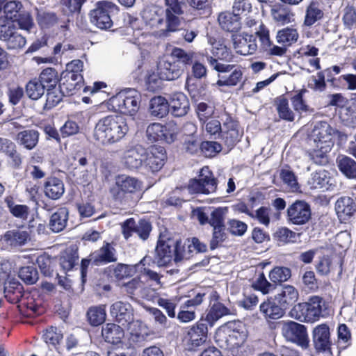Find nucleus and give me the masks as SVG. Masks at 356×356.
<instances>
[{"instance_id":"obj_56","label":"nucleus","mask_w":356,"mask_h":356,"mask_svg":"<svg viewBox=\"0 0 356 356\" xmlns=\"http://www.w3.org/2000/svg\"><path fill=\"white\" fill-rule=\"evenodd\" d=\"M227 211V208L215 209L210 214L209 224L213 228L225 227L224 220Z\"/></svg>"},{"instance_id":"obj_63","label":"nucleus","mask_w":356,"mask_h":356,"mask_svg":"<svg viewBox=\"0 0 356 356\" xmlns=\"http://www.w3.org/2000/svg\"><path fill=\"white\" fill-rule=\"evenodd\" d=\"M228 229L235 236H243L247 231L248 225L238 220L230 219L227 221Z\"/></svg>"},{"instance_id":"obj_32","label":"nucleus","mask_w":356,"mask_h":356,"mask_svg":"<svg viewBox=\"0 0 356 356\" xmlns=\"http://www.w3.org/2000/svg\"><path fill=\"white\" fill-rule=\"evenodd\" d=\"M323 12L316 1H312L306 7L303 25L310 27L323 17Z\"/></svg>"},{"instance_id":"obj_7","label":"nucleus","mask_w":356,"mask_h":356,"mask_svg":"<svg viewBox=\"0 0 356 356\" xmlns=\"http://www.w3.org/2000/svg\"><path fill=\"white\" fill-rule=\"evenodd\" d=\"M118 6L110 1H99L90 12V22L100 29H108L113 25L111 15L118 13Z\"/></svg>"},{"instance_id":"obj_26","label":"nucleus","mask_w":356,"mask_h":356,"mask_svg":"<svg viewBox=\"0 0 356 356\" xmlns=\"http://www.w3.org/2000/svg\"><path fill=\"white\" fill-rule=\"evenodd\" d=\"M40 133L35 129L19 131L15 137L17 143L27 150L34 149L39 141Z\"/></svg>"},{"instance_id":"obj_35","label":"nucleus","mask_w":356,"mask_h":356,"mask_svg":"<svg viewBox=\"0 0 356 356\" xmlns=\"http://www.w3.org/2000/svg\"><path fill=\"white\" fill-rule=\"evenodd\" d=\"M68 218V211L62 207L54 213L49 220V227L54 232H60L65 227Z\"/></svg>"},{"instance_id":"obj_13","label":"nucleus","mask_w":356,"mask_h":356,"mask_svg":"<svg viewBox=\"0 0 356 356\" xmlns=\"http://www.w3.org/2000/svg\"><path fill=\"white\" fill-rule=\"evenodd\" d=\"M287 217L294 225H304L311 218L310 206L305 201L297 200L288 207Z\"/></svg>"},{"instance_id":"obj_40","label":"nucleus","mask_w":356,"mask_h":356,"mask_svg":"<svg viewBox=\"0 0 356 356\" xmlns=\"http://www.w3.org/2000/svg\"><path fill=\"white\" fill-rule=\"evenodd\" d=\"M207 327L204 324H197L188 332L189 340L194 346H199L206 341Z\"/></svg>"},{"instance_id":"obj_27","label":"nucleus","mask_w":356,"mask_h":356,"mask_svg":"<svg viewBox=\"0 0 356 356\" xmlns=\"http://www.w3.org/2000/svg\"><path fill=\"white\" fill-rule=\"evenodd\" d=\"M23 286L15 278H8L4 284L5 297L12 302H18L23 296Z\"/></svg>"},{"instance_id":"obj_39","label":"nucleus","mask_w":356,"mask_h":356,"mask_svg":"<svg viewBox=\"0 0 356 356\" xmlns=\"http://www.w3.org/2000/svg\"><path fill=\"white\" fill-rule=\"evenodd\" d=\"M10 213L15 218L26 220L29 214V208L26 205L17 204L15 202L13 197L7 196L4 199Z\"/></svg>"},{"instance_id":"obj_38","label":"nucleus","mask_w":356,"mask_h":356,"mask_svg":"<svg viewBox=\"0 0 356 356\" xmlns=\"http://www.w3.org/2000/svg\"><path fill=\"white\" fill-rule=\"evenodd\" d=\"M260 312L266 319H278L284 314V309L275 302H264L260 305Z\"/></svg>"},{"instance_id":"obj_52","label":"nucleus","mask_w":356,"mask_h":356,"mask_svg":"<svg viewBox=\"0 0 356 356\" xmlns=\"http://www.w3.org/2000/svg\"><path fill=\"white\" fill-rule=\"evenodd\" d=\"M167 130V128L164 127V126L160 123H152L147 127L146 134L151 142L162 140L164 131Z\"/></svg>"},{"instance_id":"obj_20","label":"nucleus","mask_w":356,"mask_h":356,"mask_svg":"<svg viewBox=\"0 0 356 356\" xmlns=\"http://www.w3.org/2000/svg\"><path fill=\"white\" fill-rule=\"evenodd\" d=\"M334 209L340 221L346 222L355 213L356 204L351 197L343 196L336 201Z\"/></svg>"},{"instance_id":"obj_36","label":"nucleus","mask_w":356,"mask_h":356,"mask_svg":"<svg viewBox=\"0 0 356 356\" xmlns=\"http://www.w3.org/2000/svg\"><path fill=\"white\" fill-rule=\"evenodd\" d=\"M0 40L6 42L8 49H22L26 43L25 38L15 31V28L0 36Z\"/></svg>"},{"instance_id":"obj_15","label":"nucleus","mask_w":356,"mask_h":356,"mask_svg":"<svg viewBox=\"0 0 356 356\" xmlns=\"http://www.w3.org/2000/svg\"><path fill=\"white\" fill-rule=\"evenodd\" d=\"M145 149L140 145H136L125 150L121 159L123 165L129 170L145 168Z\"/></svg>"},{"instance_id":"obj_60","label":"nucleus","mask_w":356,"mask_h":356,"mask_svg":"<svg viewBox=\"0 0 356 356\" xmlns=\"http://www.w3.org/2000/svg\"><path fill=\"white\" fill-rule=\"evenodd\" d=\"M253 287L266 294L273 291L275 288L274 284L269 282L265 277L264 273H261L258 278L252 284Z\"/></svg>"},{"instance_id":"obj_25","label":"nucleus","mask_w":356,"mask_h":356,"mask_svg":"<svg viewBox=\"0 0 356 356\" xmlns=\"http://www.w3.org/2000/svg\"><path fill=\"white\" fill-rule=\"evenodd\" d=\"M298 290L291 285H284L281 291L275 296V300L284 309L293 305L298 299Z\"/></svg>"},{"instance_id":"obj_50","label":"nucleus","mask_w":356,"mask_h":356,"mask_svg":"<svg viewBox=\"0 0 356 356\" xmlns=\"http://www.w3.org/2000/svg\"><path fill=\"white\" fill-rule=\"evenodd\" d=\"M172 58L176 59L174 62L179 63L181 65L184 67L193 63L194 53L187 52L180 48H174L171 52Z\"/></svg>"},{"instance_id":"obj_42","label":"nucleus","mask_w":356,"mask_h":356,"mask_svg":"<svg viewBox=\"0 0 356 356\" xmlns=\"http://www.w3.org/2000/svg\"><path fill=\"white\" fill-rule=\"evenodd\" d=\"M38 79L47 89L56 88L60 80L58 72L51 67L43 70Z\"/></svg>"},{"instance_id":"obj_45","label":"nucleus","mask_w":356,"mask_h":356,"mask_svg":"<svg viewBox=\"0 0 356 356\" xmlns=\"http://www.w3.org/2000/svg\"><path fill=\"white\" fill-rule=\"evenodd\" d=\"M87 316L92 325L97 326L102 324L106 319L105 305L90 307L87 312Z\"/></svg>"},{"instance_id":"obj_4","label":"nucleus","mask_w":356,"mask_h":356,"mask_svg":"<svg viewBox=\"0 0 356 356\" xmlns=\"http://www.w3.org/2000/svg\"><path fill=\"white\" fill-rule=\"evenodd\" d=\"M324 305L325 302L321 298L313 296L309 299L308 302L294 305L289 315L292 318L301 322L314 323L322 316V309Z\"/></svg>"},{"instance_id":"obj_22","label":"nucleus","mask_w":356,"mask_h":356,"mask_svg":"<svg viewBox=\"0 0 356 356\" xmlns=\"http://www.w3.org/2000/svg\"><path fill=\"white\" fill-rule=\"evenodd\" d=\"M92 264L95 266H100L117 260L115 250L113 246L106 243L100 249L91 253Z\"/></svg>"},{"instance_id":"obj_6","label":"nucleus","mask_w":356,"mask_h":356,"mask_svg":"<svg viewBox=\"0 0 356 356\" xmlns=\"http://www.w3.org/2000/svg\"><path fill=\"white\" fill-rule=\"evenodd\" d=\"M142 18L146 25L158 29L162 35L168 36L175 32L173 28L168 26L165 9L162 7L153 4L147 6L142 12Z\"/></svg>"},{"instance_id":"obj_44","label":"nucleus","mask_w":356,"mask_h":356,"mask_svg":"<svg viewBox=\"0 0 356 356\" xmlns=\"http://www.w3.org/2000/svg\"><path fill=\"white\" fill-rule=\"evenodd\" d=\"M47 89L38 79H33L26 86V92L28 97L33 100H38L44 93Z\"/></svg>"},{"instance_id":"obj_34","label":"nucleus","mask_w":356,"mask_h":356,"mask_svg":"<svg viewBox=\"0 0 356 356\" xmlns=\"http://www.w3.org/2000/svg\"><path fill=\"white\" fill-rule=\"evenodd\" d=\"M170 111L169 102L161 96L152 98L149 103V112L158 118L165 117Z\"/></svg>"},{"instance_id":"obj_9","label":"nucleus","mask_w":356,"mask_h":356,"mask_svg":"<svg viewBox=\"0 0 356 356\" xmlns=\"http://www.w3.org/2000/svg\"><path fill=\"white\" fill-rule=\"evenodd\" d=\"M140 184L135 177L126 175L115 177V184L110 188L112 197L120 203H126L127 193H134L140 190Z\"/></svg>"},{"instance_id":"obj_61","label":"nucleus","mask_w":356,"mask_h":356,"mask_svg":"<svg viewBox=\"0 0 356 356\" xmlns=\"http://www.w3.org/2000/svg\"><path fill=\"white\" fill-rule=\"evenodd\" d=\"M343 22L345 27L352 29L356 26V10L353 6H346L343 11Z\"/></svg>"},{"instance_id":"obj_51","label":"nucleus","mask_w":356,"mask_h":356,"mask_svg":"<svg viewBox=\"0 0 356 356\" xmlns=\"http://www.w3.org/2000/svg\"><path fill=\"white\" fill-rule=\"evenodd\" d=\"M230 72L231 74L228 77L222 76L216 82V85L218 86H234L237 85L242 79L243 73L241 70L234 67Z\"/></svg>"},{"instance_id":"obj_8","label":"nucleus","mask_w":356,"mask_h":356,"mask_svg":"<svg viewBox=\"0 0 356 356\" xmlns=\"http://www.w3.org/2000/svg\"><path fill=\"white\" fill-rule=\"evenodd\" d=\"M140 95L135 90L119 92L111 99L113 108L122 113L134 115L140 108Z\"/></svg>"},{"instance_id":"obj_46","label":"nucleus","mask_w":356,"mask_h":356,"mask_svg":"<svg viewBox=\"0 0 356 356\" xmlns=\"http://www.w3.org/2000/svg\"><path fill=\"white\" fill-rule=\"evenodd\" d=\"M229 314V310L220 302H215L210 308L206 321L212 325L221 317Z\"/></svg>"},{"instance_id":"obj_14","label":"nucleus","mask_w":356,"mask_h":356,"mask_svg":"<svg viewBox=\"0 0 356 356\" xmlns=\"http://www.w3.org/2000/svg\"><path fill=\"white\" fill-rule=\"evenodd\" d=\"M110 314L122 326H129L134 321V309L127 302L117 301L113 303L110 307Z\"/></svg>"},{"instance_id":"obj_31","label":"nucleus","mask_w":356,"mask_h":356,"mask_svg":"<svg viewBox=\"0 0 356 356\" xmlns=\"http://www.w3.org/2000/svg\"><path fill=\"white\" fill-rule=\"evenodd\" d=\"M64 192L65 187L62 180L56 177L47 179L44 184L46 196L52 200H58L63 195Z\"/></svg>"},{"instance_id":"obj_2","label":"nucleus","mask_w":356,"mask_h":356,"mask_svg":"<svg viewBox=\"0 0 356 356\" xmlns=\"http://www.w3.org/2000/svg\"><path fill=\"white\" fill-rule=\"evenodd\" d=\"M222 125L218 120H211L205 122L206 131L211 135L218 136L228 147L234 146L241 139L243 131L240 129L238 123L229 115L222 119Z\"/></svg>"},{"instance_id":"obj_21","label":"nucleus","mask_w":356,"mask_h":356,"mask_svg":"<svg viewBox=\"0 0 356 356\" xmlns=\"http://www.w3.org/2000/svg\"><path fill=\"white\" fill-rule=\"evenodd\" d=\"M170 111L175 117H182L187 114L190 108L188 97L182 92H176L171 95L169 101Z\"/></svg>"},{"instance_id":"obj_11","label":"nucleus","mask_w":356,"mask_h":356,"mask_svg":"<svg viewBox=\"0 0 356 356\" xmlns=\"http://www.w3.org/2000/svg\"><path fill=\"white\" fill-rule=\"evenodd\" d=\"M281 331L287 341L295 343L302 348L308 347L309 339L305 325L291 321H283Z\"/></svg>"},{"instance_id":"obj_30","label":"nucleus","mask_w":356,"mask_h":356,"mask_svg":"<svg viewBox=\"0 0 356 356\" xmlns=\"http://www.w3.org/2000/svg\"><path fill=\"white\" fill-rule=\"evenodd\" d=\"M105 341L112 344H118L124 337V331L121 327L115 323H107L102 330Z\"/></svg>"},{"instance_id":"obj_47","label":"nucleus","mask_w":356,"mask_h":356,"mask_svg":"<svg viewBox=\"0 0 356 356\" xmlns=\"http://www.w3.org/2000/svg\"><path fill=\"white\" fill-rule=\"evenodd\" d=\"M291 276V269L283 266L275 267L269 273V279L274 284L284 282L287 281Z\"/></svg>"},{"instance_id":"obj_53","label":"nucleus","mask_w":356,"mask_h":356,"mask_svg":"<svg viewBox=\"0 0 356 356\" xmlns=\"http://www.w3.org/2000/svg\"><path fill=\"white\" fill-rule=\"evenodd\" d=\"M211 53L214 57L219 60L230 61L232 56L230 50L223 44L218 42L212 44Z\"/></svg>"},{"instance_id":"obj_48","label":"nucleus","mask_w":356,"mask_h":356,"mask_svg":"<svg viewBox=\"0 0 356 356\" xmlns=\"http://www.w3.org/2000/svg\"><path fill=\"white\" fill-rule=\"evenodd\" d=\"M77 260L76 252L73 249H66L60 255V264L64 270L68 271L72 269Z\"/></svg>"},{"instance_id":"obj_5","label":"nucleus","mask_w":356,"mask_h":356,"mask_svg":"<svg viewBox=\"0 0 356 356\" xmlns=\"http://www.w3.org/2000/svg\"><path fill=\"white\" fill-rule=\"evenodd\" d=\"M337 131L326 122H317L309 134V141L315 144L314 153L322 156L330 150L332 137Z\"/></svg>"},{"instance_id":"obj_58","label":"nucleus","mask_w":356,"mask_h":356,"mask_svg":"<svg viewBox=\"0 0 356 356\" xmlns=\"http://www.w3.org/2000/svg\"><path fill=\"white\" fill-rule=\"evenodd\" d=\"M195 111L200 121L203 123H205L214 113L213 107L204 102L197 104Z\"/></svg>"},{"instance_id":"obj_57","label":"nucleus","mask_w":356,"mask_h":356,"mask_svg":"<svg viewBox=\"0 0 356 356\" xmlns=\"http://www.w3.org/2000/svg\"><path fill=\"white\" fill-rule=\"evenodd\" d=\"M22 4L21 2L15 0L7 2L3 7L4 14L13 21L22 13Z\"/></svg>"},{"instance_id":"obj_37","label":"nucleus","mask_w":356,"mask_h":356,"mask_svg":"<svg viewBox=\"0 0 356 356\" xmlns=\"http://www.w3.org/2000/svg\"><path fill=\"white\" fill-rule=\"evenodd\" d=\"M339 170L349 179H356V161L353 159L340 155L337 159Z\"/></svg>"},{"instance_id":"obj_59","label":"nucleus","mask_w":356,"mask_h":356,"mask_svg":"<svg viewBox=\"0 0 356 356\" xmlns=\"http://www.w3.org/2000/svg\"><path fill=\"white\" fill-rule=\"evenodd\" d=\"M63 337V336L61 332L54 327H51L47 329L43 334V339L45 343L54 346L59 343Z\"/></svg>"},{"instance_id":"obj_33","label":"nucleus","mask_w":356,"mask_h":356,"mask_svg":"<svg viewBox=\"0 0 356 356\" xmlns=\"http://www.w3.org/2000/svg\"><path fill=\"white\" fill-rule=\"evenodd\" d=\"M332 179L328 176L325 170H318L312 174L309 184L312 188L329 190L332 185Z\"/></svg>"},{"instance_id":"obj_17","label":"nucleus","mask_w":356,"mask_h":356,"mask_svg":"<svg viewBox=\"0 0 356 356\" xmlns=\"http://www.w3.org/2000/svg\"><path fill=\"white\" fill-rule=\"evenodd\" d=\"M233 47L238 54L246 56L254 54L257 49L256 37L243 33L242 35L232 34Z\"/></svg>"},{"instance_id":"obj_24","label":"nucleus","mask_w":356,"mask_h":356,"mask_svg":"<svg viewBox=\"0 0 356 356\" xmlns=\"http://www.w3.org/2000/svg\"><path fill=\"white\" fill-rule=\"evenodd\" d=\"M218 21L220 27L226 31L237 33L241 29V17H236L230 12L220 13Z\"/></svg>"},{"instance_id":"obj_64","label":"nucleus","mask_w":356,"mask_h":356,"mask_svg":"<svg viewBox=\"0 0 356 356\" xmlns=\"http://www.w3.org/2000/svg\"><path fill=\"white\" fill-rule=\"evenodd\" d=\"M222 149L221 145L218 142L204 141L200 145V150L207 157H211Z\"/></svg>"},{"instance_id":"obj_55","label":"nucleus","mask_w":356,"mask_h":356,"mask_svg":"<svg viewBox=\"0 0 356 356\" xmlns=\"http://www.w3.org/2000/svg\"><path fill=\"white\" fill-rule=\"evenodd\" d=\"M19 277L28 284H33L38 280V273L33 266H24L20 268Z\"/></svg>"},{"instance_id":"obj_3","label":"nucleus","mask_w":356,"mask_h":356,"mask_svg":"<svg viewBox=\"0 0 356 356\" xmlns=\"http://www.w3.org/2000/svg\"><path fill=\"white\" fill-rule=\"evenodd\" d=\"M155 252L159 266H165L172 259L177 263L189 257V253L184 250L181 241L171 238L159 239Z\"/></svg>"},{"instance_id":"obj_10","label":"nucleus","mask_w":356,"mask_h":356,"mask_svg":"<svg viewBox=\"0 0 356 356\" xmlns=\"http://www.w3.org/2000/svg\"><path fill=\"white\" fill-rule=\"evenodd\" d=\"M217 181L208 167L201 169L198 179H191L188 185L190 193L210 194L216 191Z\"/></svg>"},{"instance_id":"obj_28","label":"nucleus","mask_w":356,"mask_h":356,"mask_svg":"<svg viewBox=\"0 0 356 356\" xmlns=\"http://www.w3.org/2000/svg\"><path fill=\"white\" fill-rule=\"evenodd\" d=\"M29 238V233L20 229L7 231L3 236V240L11 247L22 246L27 242Z\"/></svg>"},{"instance_id":"obj_43","label":"nucleus","mask_w":356,"mask_h":356,"mask_svg":"<svg viewBox=\"0 0 356 356\" xmlns=\"http://www.w3.org/2000/svg\"><path fill=\"white\" fill-rule=\"evenodd\" d=\"M36 20L41 28H49L58 23V18L54 12L37 10Z\"/></svg>"},{"instance_id":"obj_54","label":"nucleus","mask_w":356,"mask_h":356,"mask_svg":"<svg viewBox=\"0 0 356 356\" xmlns=\"http://www.w3.org/2000/svg\"><path fill=\"white\" fill-rule=\"evenodd\" d=\"M47 99L44 108L51 109L62 100L63 93L60 89L56 88L47 89Z\"/></svg>"},{"instance_id":"obj_62","label":"nucleus","mask_w":356,"mask_h":356,"mask_svg":"<svg viewBox=\"0 0 356 356\" xmlns=\"http://www.w3.org/2000/svg\"><path fill=\"white\" fill-rule=\"evenodd\" d=\"M252 10V4L248 0H235L232 5V13L236 17L246 15Z\"/></svg>"},{"instance_id":"obj_49","label":"nucleus","mask_w":356,"mask_h":356,"mask_svg":"<svg viewBox=\"0 0 356 356\" xmlns=\"http://www.w3.org/2000/svg\"><path fill=\"white\" fill-rule=\"evenodd\" d=\"M277 111L279 116L287 121H293L294 120V114L289 108L288 100L281 96L275 100Z\"/></svg>"},{"instance_id":"obj_1","label":"nucleus","mask_w":356,"mask_h":356,"mask_svg":"<svg viewBox=\"0 0 356 356\" xmlns=\"http://www.w3.org/2000/svg\"><path fill=\"white\" fill-rule=\"evenodd\" d=\"M129 131L125 118L120 115H110L96 124L93 136L103 145L113 144L122 140Z\"/></svg>"},{"instance_id":"obj_12","label":"nucleus","mask_w":356,"mask_h":356,"mask_svg":"<svg viewBox=\"0 0 356 356\" xmlns=\"http://www.w3.org/2000/svg\"><path fill=\"white\" fill-rule=\"evenodd\" d=\"M151 223L146 220H140L136 222L134 218H131L125 220L122 224V229L124 237L128 239L133 232H135L143 241L148 238L152 231Z\"/></svg>"},{"instance_id":"obj_16","label":"nucleus","mask_w":356,"mask_h":356,"mask_svg":"<svg viewBox=\"0 0 356 356\" xmlns=\"http://www.w3.org/2000/svg\"><path fill=\"white\" fill-rule=\"evenodd\" d=\"M166 159V152L163 147L154 145L145 149V168L157 172L163 168Z\"/></svg>"},{"instance_id":"obj_41","label":"nucleus","mask_w":356,"mask_h":356,"mask_svg":"<svg viewBox=\"0 0 356 356\" xmlns=\"http://www.w3.org/2000/svg\"><path fill=\"white\" fill-rule=\"evenodd\" d=\"M298 37L299 34L296 29L285 28L277 32L276 39L277 43L286 47L296 42Z\"/></svg>"},{"instance_id":"obj_29","label":"nucleus","mask_w":356,"mask_h":356,"mask_svg":"<svg viewBox=\"0 0 356 356\" xmlns=\"http://www.w3.org/2000/svg\"><path fill=\"white\" fill-rule=\"evenodd\" d=\"M273 19L280 25H284L291 22L293 17L291 9L282 3L274 5L270 9Z\"/></svg>"},{"instance_id":"obj_19","label":"nucleus","mask_w":356,"mask_h":356,"mask_svg":"<svg viewBox=\"0 0 356 356\" xmlns=\"http://www.w3.org/2000/svg\"><path fill=\"white\" fill-rule=\"evenodd\" d=\"M184 72L183 66L177 62L162 60L158 64V74L163 80H175L180 77Z\"/></svg>"},{"instance_id":"obj_18","label":"nucleus","mask_w":356,"mask_h":356,"mask_svg":"<svg viewBox=\"0 0 356 356\" xmlns=\"http://www.w3.org/2000/svg\"><path fill=\"white\" fill-rule=\"evenodd\" d=\"M312 339L315 349L318 352H330L332 344L330 327L323 323L316 326L312 331Z\"/></svg>"},{"instance_id":"obj_23","label":"nucleus","mask_w":356,"mask_h":356,"mask_svg":"<svg viewBox=\"0 0 356 356\" xmlns=\"http://www.w3.org/2000/svg\"><path fill=\"white\" fill-rule=\"evenodd\" d=\"M165 1L167 6L165 10L167 23L175 32L180 25V19L178 15L183 13L181 6L177 0H165Z\"/></svg>"}]
</instances>
